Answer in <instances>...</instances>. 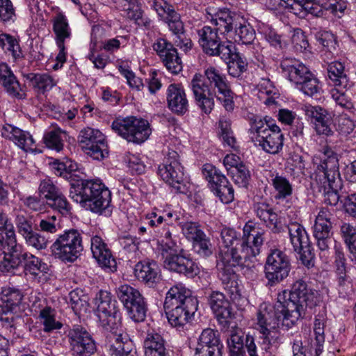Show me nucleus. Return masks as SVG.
<instances>
[{"label":"nucleus","mask_w":356,"mask_h":356,"mask_svg":"<svg viewBox=\"0 0 356 356\" xmlns=\"http://www.w3.org/2000/svg\"><path fill=\"white\" fill-rule=\"evenodd\" d=\"M286 293V291H283L278 294L277 301L274 305L263 303L258 310L259 343L266 350L276 342L277 328L291 327L322 302L319 291L309 287L302 279L292 284L287 300H285Z\"/></svg>","instance_id":"obj_1"},{"label":"nucleus","mask_w":356,"mask_h":356,"mask_svg":"<svg viewBox=\"0 0 356 356\" xmlns=\"http://www.w3.org/2000/svg\"><path fill=\"white\" fill-rule=\"evenodd\" d=\"M265 232L246 223L243 227L241 238L236 232L225 227L221 230L222 244L217 259L218 277L223 288L232 300L240 298L241 293L237 282V275L234 270L236 266L254 267L256 256L260 253L264 242Z\"/></svg>","instance_id":"obj_2"},{"label":"nucleus","mask_w":356,"mask_h":356,"mask_svg":"<svg viewBox=\"0 0 356 356\" xmlns=\"http://www.w3.org/2000/svg\"><path fill=\"white\" fill-rule=\"evenodd\" d=\"M195 102L206 114L214 107L216 97L225 109L231 112L234 109V92L231 90L226 76L215 67L207 68L204 74L196 73L190 83Z\"/></svg>","instance_id":"obj_3"},{"label":"nucleus","mask_w":356,"mask_h":356,"mask_svg":"<svg viewBox=\"0 0 356 356\" xmlns=\"http://www.w3.org/2000/svg\"><path fill=\"white\" fill-rule=\"evenodd\" d=\"M70 185V197L73 201L93 213L111 216V193L102 182L81 179Z\"/></svg>","instance_id":"obj_4"},{"label":"nucleus","mask_w":356,"mask_h":356,"mask_svg":"<svg viewBox=\"0 0 356 356\" xmlns=\"http://www.w3.org/2000/svg\"><path fill=\"white\" fill-rule=\"evenodd\" d=\"M316 181L320 184V191L324 195V202L334 206L340 200L338 188L341 187L339 165L337 155L329 147H325L321 163L316 170Z\"/></svg>","instance_id":"obj_5"},{"label":"nucleus","mask_w":356,"mask_h":356,"mask_svg":"<svg viewBox=\"0 0 356 356\" xmlns=\"http://www.w3.org/2000/svg\"><path fill=\"white\" fill-rule=\"evenodd\" d=\"M251 140L269 154L278 153L283 147V134L280 127L273 124L270 118L254 116L249 129Z\"/></svg>","instance_id":"obj_6"},{"label":"nucleus","mask_w":356,"mask_h":356,"mask_svg":"<svg viewBox=\"0 0 356 356\" xmlns=\"http://www.w3.org/2000/svg\"><path fill=\"white\" fill-rule=\"evenodd\" d=\"M164 267L170 271L193 278L200 272L196 263L179 250L175 238H161L158 241Z\"/></svg>","instance_id":"obj_7"},{"label":"nucleus","mask_w":356,"mask_h":356,"mask_svg":"<svg viewBox=\"0 0 356 356\" xmlns=\"http://www.w3.org/2000/svg\"><path fill=\"white\" fill-rule=\"evenodd\" d=\"M83 250L81 234L74 229L65 231L60 234L51 246L55 258L64 262H73Z\"/></svg>","instance_id":"obj_8"},{"label":"nucleus","mask_w":356,"mask_h":356,"mask_svg":"<svg viewBox=\"0 0 356 356\" xmlns=\"http://www.w3.org/2000/svg\"><path fill=\"white\" fill-rule=\"evenodd\" d=\"M158 172L161 179L177 192H186L184 168L179 161V154L176 151L168 150L163 163L159 166Z\"/></svg>","instance_id":"obj_9"},{"label":"nucleus","mask_w":356,"mask_h":356,"mask_svg":"<svg viewBox=\"0 0 356 356\" xmlns=\"http://www.w3.org/2000/svg\"><path fill=\"white\" fill-rule=\"evenodd\" d=\"M218 30L204 26L198 30L199 44L203 51L211 56H220L222 60L229 59L233 54L234 45L232 42L222 41Z\"/></svg>","instance_id":"obj_10"},{"label":"nucleus","mask_w":356,"mask_h":356,"mask_svg":"<svg viewBox=\"0 0 356 356\" xmlns=\"http://www.w3.org/2000/svg\"><path fill=\"white\" fill-rule=\"evenodd\" d=\"M95 300L100 325L106 331L115 333L120 325V315L116 307V300L107 291H100Z\"/></svg>","instance_id":"obj_11"},{"label":"nucleus","mask_w":356,"mask_h":356,"mask_svg":"<svg viewBox=\"0 0 356 356\" xmlns=\"http://www.w3.org/2000/svg\"><path fill=\"white\" fill-rule=\"evenodd\" d=\"M112 129L128 142L141 143L150 135L149 123L143 119L131 116L117 119L112 122Z\"/></svg>","instance_id":"obj_12"},{"label":"nucleus","mask_w":356,"mask_h":356,"mask_svg":"<svg viewBox=\"0 0 356 356\" xmlns=\"http://www.w3.org/2000/svg\"><path fill=\"white\" fill-rule=\"evenodd\" d=\"M116 293L131 319L136 322H142L145 319L147 305L138 289L123 284L116 289Z\"/></svg>","instance_id":"obj_13"},{"label":"nucleus","mask_w":356,"mask_h":356,"mask_svg":"<svg viewBox=\"0 0 356 356\" xmlns=\"http://www.w3.org/2000/svg\"><path fill=\"white\" fill-rule=\"evenodd\" d=\"M291 270L289 257L282 250L274 249L266 258L264 266L267 286H274L286 279Z\"/></svg>","instance_id":"obj_14"},{"label":"nucleus","mask_w":356,"mask_h":356,"mask_svg":"<svg viewBox=\"0 0 356 356\" xmlns=\"http://www.w3.org/2000/svg\"><path fill=\"white\" fill-rule=\"evenodd\" d=\"M78 143L86 154L95 160L101 161L108 154L105 136L98 129H83L78 136Z\"/></svg>","instance_id":"obj_15"},{"label":"nucleus","mask_w":356,"mask_h":356,"mask_svg":"<svg viewBox=\"0 0 356 356\" xmlns=\"http://www.w3.org/2000/svg\"><path fill=\"white\" fill-rule=\"evenodd\" d=\"M203 174L209 182L211 191L224 204L233 201L234 189L226 177L216 167L206 164L204 165Z\"/></svg>","instance_id":"obj_16"},{"label":"nucleus","mask_w":356,"mask_h":356,"mask_svg":"<svg viewBox=\"0 0 356 356\" xmlns=\"http://www.w3.org/2000/svg\"><path fill=\"white\" fill-rule=\"evenodd\" d=\"M38 191L40 197L45 200L49 207L63 216L70 213L71 207L69 202L60 188L51 179L42 180L39 186Z\"/></svg>","instance_id":"obj_17"},{"label":"nucleus","mask_w":356,"mask_h":356,"mask_svg":"<svg viewBox=\"0 0 356 356\" xmlns=\"http://www.w3.org/2000/svg\"><path fill=\"white\" fill-rule=\"evenodd\" d=\"M334 221L333 213L327 208H322L316 217L314 236L321 251H327L332 243L330 232Z\"/></svg>","instance_id":"obj_18"},{"label":"nucleus","mask_w":356,"mask_h":356,"mask_svg":"<svg viewBox=\"0 0 356 356\" xmlns=\"http://www.w3.org/2000/svg\"><path fill=\"white\" fill-rule=\"evenodd\" d=\"M71 350L74 356H90L97 347L91 334L84 327L76 325L69 332Z\"/></svg>","instance_id":"obj_19"},{"label":"nucleus","mask_w":356,"mask_h":356,"mask_svg":"<svg viewBox=\"0 0 356 356\" xmlns=\"http://www.w3.org/2000/svg\"><path fill=\"white\" fill-rule=\"evenodd\" d=\"M0 248L3 254V260L0 261V271L2 273H9L22 265L28 253L17 245L15 237L4 241Z\"/></svg>","instance_id":"obj_20"},{"label":"nucleus","mask_w":356,"mask_h":356,"mask_svg":"<svg viewBox=\"0 0 356 356\" xmlns=\"http://www.w3.org/2000/svg\"><path fill=\"white\" fill-rule=\"evenodd\" d=\"M152 47L169 72L177 74L181 71V58L172 43L164 38H159L153 44Z\"/></svg>","instance_id":"obj_21"},{"label":"nucleus","mask_w":356,"mask_h":356,"mask_svg":"<svg viewBox=\"0 0 356 356\" xmlns=\"http://www.w3.org/2000/svg\"><path fill=\"white\" fill-rule=\"evenodd\" d=\"M305 115L314 123L318 134L332 135V116L325 108L319 106L305 105L303 107Z\"/></svg>","instance_id":"obj_22"},{"label":"nucleus","mask_w":356,"mask_h":356,"mask_svg":"<svg viewBox=\"0 0 356 356\" xmlns=\"http://www.w3.org/2000/svg\"><path fill=\"white\" fill-rule=\"evenodd\" d=\"M197 299H187L185 305L165 309L169 323L174 327L186 324L197 309Z\"/></svg>","instance_id":"obj_23"},{"label":"nucleus","mask_w":356,"mask_h":356,"mask_svg":"<svg viewBox=\"0 0 356 356\" xmlns=\"http://www.w3.org/2000/svg\"><path fill=\"white\" fill-rule=\"evenodd\" d=\"M152 8L156 12L159 18L168 24L170 31H181V16L172 4L165 0H154Z\"/></svg>","instance_id":"obj_24"},{"label":"nucleus","mask_w":356,"mask_h":356,"mask_svg":"<svg viewBox=\"0 0 356 356\" xmlns=\"http://www.w3.org/2000/svg\"><path fill=\"white\" fill-rule=\"evenodd\" d=\"M209 304L220 324L226 326L232 318V307L225 295L218 291H213L209 297Z\"/></svg>","instance_id":"obj_25"},{"label":"nucleus","mask_w":356,"mask_h":356,"mask_svg":"<svg viewBox=\"0 0 356 356\" xmlns=\"http://www.w3.org/2000/svg\"><path fill=\"white\" fill-rule=\"evenodd\" d=\"M138 280L149 287H154L161 280V270L154 261L144 260L138 262L134 268Z\"/></svg>","instance_id":"obj_26"},{"label":"nucleus","mask_w":356,"mask_h":356,"mask_svg":"<svg viewBox=\"0 0 356 356\" xmlns=\"http://www.w3.org/2000/svg\"><path fill=\"white\" fill-rule=\"evenodd\" d=\"M166 98L168 108L174 113L184 114L188 111V102L184 88L176 83L169 85Z\"/></svg>","instance_id":"obj_27"},{"label":"nucleus","mask_w":356,"mask_h":356,"mask_svg":"<svg viewBox=\"0 0 356 356\" xmlns=\"http://www.w3.org/2000/svg\"><path fill=\"white\" fill-rule=\"evenodd\" d=\"M254 210L257 217L263 221L272 232L277 234L284 230L280 219L270 204L264 202H257L254 205Z\"/></svg>","instance_id":"obj_28"},{"label":"nucleus","mask_w":356,"mask_h":356,"mask_svg":"<svg viewBox=\"0 0 356 356\" xmlns=\"http://www.w3.org/2000/svg\"><path fill=\"white\" fill-rule=\"evenodd\" d=\"M90 241L91 251L98 264L102 267L109 268L111 271L116 270V261L102 238L95 236Z\"/></svg>","instance_id":"obj_29"},{"label":"nucleus","mask_w":356,"mask_h":356,"mask_svg":"<svg viewBox=\"0 0 356 356\" xmlns=\"http://www.w3.org/2000/svg\"><path fill=\"white\" fill-rule=\"evenodd\" d=\"M22 294L19 289L3 287L0 293V321H8L3 315L12 313L20 304Z\"/></svg>","instance_id":"obj_30"},{"label":"nucleus","mask_w":356,"mask_h":356,"mask_svg":"<svg viewBox=\"0 0 356 356\" xmlns=\"http://www.w3.org/2000/svg\"><path fill=\"white\" fill-rule=\"evenodd\" d=\"M280 67L288 79L298 86L312 72L302 63L292 58H286L281 62Z\"/></svg>","instance_id":"obj_31"},{"label":"nucleus","mask_w":356,"mask_h":356,"mask_svg":"<svg viewBox=\"0 0 356 356\" xmlns=\"http://www.w3.org/2000/svg\"><path fill=\"white\" fill-rule=\"evenodd\" d=\"M0 83L7 93L17 99H24L26 96L16 76L6 63L0 64Z\"/></svg>","instance_id":"obj_32"},{"label":"nucleus","mask_w":356,"mask_h":356,"mask_svg":"<svg viewBox=\"0 0 356 356\" xmlns=\"http://www.w3.org/2000/svg\"><path fill=\"white\" fill-rule=\"evenodd\" d=\"M239 15L229 9L219 10L211 19V22L216 26L215 28L221 34L229 33L238 26Z\"/></svg>","instance_id":"obj_33"},{"label":"nucleus","mask_w":356,"mask_h":356,"mask_svg":"<svg viewBox=\"0 0 356 356\" xmlns=\"http://www.w3.org/2000/svg\"><path fill=\"white\" fill-rule=\"evenodd\" d=\"M56 43L65 42L72 37V29L67 16L63 13H56L51 19Z\"/></svg>","instance_id":"obj_34"},{"label":"nucleus","mask_w":356,"mask_h":356,"mask_svg":"<svg viewBox=\"0 0 356 356\" xmlns=\"http://www.w3.org/2000/svg\"><path fill=\"white\" fill-rule=\"evenodd\" d=\"M197 299L191 296V291L182 284L172 286L166 294L164 309L176 306L184 305L187 299Z\"/></svg>","instance_id":"obj_35"},{"label":"nucleus","mask_w":356,"mask_h":356,"mask_svg":"<svg viewBox=\"0 0 356 356\" xmlns=\"http://www.w3.org/2000/svg\"><path fill=\"white\" fill-rule=\"evenodd\" d=\"M144 348L145 356H169L163 337L154 332L147 334Z\"/></svg>","instance_id":"obj_36"},{"label":"nucleus","mask_w":356,"mask_h":356,"mask_svg":"<svg viewBox=\"0 0 356 356\" xmlns=\"http://www.w3.org/2000/svg\"><path fill=\"white\" fill-rule=\"evenodd\" d=\"M68 298L69 304L76 315L83 316L90 312L89 298L82 289L70 291Z\"/></svg>","instance_id":"obj_37"},{"label":"nucleus","mask_w":356,"mask_h":356,"mask_svg":"<svg viewBox=\"0 0 356 356\" xmlns=\"http://www.w3.org/2000/svg\"><path fill=\"white\" fill-rule=\"evenodd\" d=\"M223 348L218 332L211 328H207L203 330L199 337L198 343L195 349L209 348V350H222Z\"/></svg>","instance_id":"obj_38"},{"label":"nucleus","mask_w":356,"mask_h":356,"mask_svg":"<svg viewBox=\"0 0 356 356\" xmlns=\"http://www.w3.org/2000/svg\"><path fill=\"white\" fill-rule=\"evenodd\" d=\"M291 243L295 250H301L311 244L305 228L299 223L293 222L288 225Z\"/></svg>","instance_id":"obj_39"},{"label":"nucleus","mask_w":356,"mask_h":356,"mask_svg":"<svg viewBox=\"0 0 356 356\" xmlns=\"http://www.w3.org/2000/svg\"><path fill=\"white\" fill-rule=\"evenodd\" d=\"M327 76L336 87L346 88L349 84L345 67L342 63L334 61L327 65Z\"/></svg>","instance_id":"obj_40"},{"label":"nucleus","mask_w":356,"mask_h":356,"mask_svg":"<svg viewBox=\"0 0 356 356\" xmlns=\"http://www.w3.org/2000/svg\"><path fill=\"white\" fill-rule=\"evenodd\" d=\"M115 343L111 345V356H136L132 341L127 337H122L121 334L112 333Z\"/></svg>","instance_id":"obj_41"},{"label":"nucleus","mask_w":356,"mask_h":356,"mask_svg":"<svg viewBox=\"0 0 356 356\" xmlns=\"http://www.w3.org/2000/svg\"><path fill=\"white\" fill-rule=\"evenodd\" d=\"M6 129L10 133L7 137L13 140L19 148L24 151L31 149L34 140L29 133L19 128L8 125Z\"/></svg>","instance_id":"obj_42"},{"label":"nucleus","mask_w":356,"mask_h":356,"mask_svg":"<svg viewBox=\"0 0 356 356\" xmlns=\"http://www.w3.org/2000/svg\"><path fill=\"white\" fill-rule=\"evenodd\" d=\"M25 273L34 276H40L49 272V266L35 255L27 253L23 263Z\"/></svg>","instance_id":"obj_43"},{"label":"nucleus","mask_w":356,"mask_h":356,"mask_svg":"<svg viewBox=\"0 0 356 356\" xmlns=\"http://www.w3.org/2000/svg\"><path fill=\"white\" fill-rule=\"evenodd\" d=\"M235 42L244 44H252L256 38L254 29L245 22H238V26L234 28Z\"/></svg>","instance_id":"obj_44"},{"label":"nucleus","mask_w":356,"mask_h":356,"mask_svg":"<svg viewBox=\"0 0 356 356\" xmlns=\"http://www.w3.org/2000/svg\"><path fill=\"white\" fill-rule=\"evenodd\" d=\"M272 185L275 190L276 194L275 197L277 200L286 199L292 194V185L286 177L282 175L277 174L272 179Z\"/></svg>","instance_id":"obj_45"},{"label":"nucleus","mask_w":356,"mask_h":356,"mask_svg":"<svg viewBox=\"0 0 356 356\" xmlns=\"http://www.w3.org/2000/svg\"><path fill=\"white\" fill-rule=\"evenodd\" d=\"M26 79L34 88L42 92L50 90L56 85L54 79L48 74L30 73L26 75Z\"/></svg>","instance_id":"obj_46"},{"label":"nucleus","mask_w":356,"mask_h":356,"mask_svg":"<svg viewBox=\"0 0 356 356\" xmlns=\"http://www.w3.org/2000/svg\"><path fill=\"white\" fill-rule=\"evenodd\" d=\"M226 61H227L228 73L233 77L238 78L247 70L248 63L239 53L233 51L232 57Z\"/></svg>","instance_id":"obj_47"},{"label":"nucleus","mask_w":356,"mask_h":356,"mask_svg":"<svg viewBox=\"0 0 356 356\" xmlns=\"http://www.w3.org/2000/svg\"><path fill=\"white\" fill-rule=\"evenodd\" d=\"M296 88L309 97H314L319 94L321 90L318 79L312 72L308 76H306V77L296 86Z\"/></svg>","instance_id":"obj_48"},{"label":"nucleus","mask_w":356,"mask_h":356,"mask_svg":"<svg viewBox=\"0 0 356 356\" xmlns=\"http://www.w3.org/2000/svg\"><path fill=\"white\" fill-rule=\"evenodd\" d=\"M15 222L18 233L23 238L27 236L31 232L36 229L33 225V217L23 211H19L16 214Z\"/></svg>","instance_id":"obj_49"},{"label":"nucleus","mask_w":356,"mask_h":356,"mask_svg":"<svg viewBox=\"0 0 356 356\" xmlns=\"http://www.w3.org/2000/svg\"><path fill=\"white\" fill-rule=\"evenodd\" d=\"M341 231L350 252V259L356 261V229L350 224L344 223Z\"/></svg>","instance_id":"obj_50"},{"label":"nucleus","mask_w":356,"mask_h":356,"mask_svg":"<svg viewBox=\"0 0 356 356\" xmlns=\"http://www.w3.org/2000/svg\"><path fill=\"white\" fill-rule=\"evenodd\" d=\"M65 133L60 129L47 132L43 138L46 146L50 149L60 152L63 147V136Z\"/></svg>","instance_id":"obj_51"},{"label":"nucleus","mask_w":356,"mask_h":356,"mask_svg":"<svg viewBox=\"0 0 356 356\" xmlns=\"http://www.w3.org/2000/svg\"><path fill=\"white\" fill-rule=\"evenodd\" d=\"M0 47L5 51L11 52L15 59L22 56L19 42L15 38L8 34L2 33L0 35Z\"/></svg>","instance_id":"obj_52"},{"label":"nucleus","mask_w":356,"mask_h":356,"mask_svg":"<svg viewBox=\"0 0 356 356\" xmlns=\"http://www.w3.org/2000/svg\"><path fill=\"white\" fill-rule=\"evenodd\" d=\"M258 90L261 98L262 95H266L268 97L265 100V104L270 105L275 103L273 96L277 95L278 91L273 83L268 78H263L258 83Z\"/></svg>","instance_id":"obj_53"},{"label":"nucleus","mask_w":356,"mask_h":356,"mask_svg":"<svg viewBox=\"0 0 356 356\" xmlns=\"http://www.w3.org/2000/svg\"><path fill=\"white\" fill-rule=\"evenodd\" d=\"M40 318L43 320L44 331L49 332L61 327L62 324L56 321L54 310L46 307L40 312Z\"/></svg>","instance_id":"obj_54"},{"label":"nucleus","mask_w":356,"mask_h":356,"mask_svg":"<svg viewBox=\"0 0 356 356\" xmlns=\"http://www.w3.org/2000/svg\"><path fill=\"white\" fill-rule=\"evenodd\" d=\"M193 248L202 257H207L212 254V244L210 238L204 233L193 241Z\"/></svg>","instance_id":"obj_55"},{"label":"nucleus","mask_w":356,"mask_h":356,"mask_svg":"<svg viewBox=\"0 0 356 356\" xmlns=\"http://www.w3.org/2000/svg\"><path fill=\"white\" fill-rule=\"evenodd\" d=\"M231 173L235 184H238L240 187H247L250 179V173L243 163H241L238 167L232 169Z\"/></svg>","instance_id":"obj_56"},{"label":"nucleus","mask_w":356,"mask_h":356,"mask_svg":"<svg viewBox=\"0 0 356 356\" xmlns=\"http://www.w3.org/2000/svg\"><path fill=\"white\" fill-rule=\"evenodd\" d=\"M13 237H15L14 227L8 222L6 215L0 211V245Z\"/></svg>","instance_id":"obj_57"},{"label":"nucleus","mask_w":356,"mask_h":356,"mask_svg":"<svg viewBox=\"0 0 356 356\" xmlns=\"http://www.w3.org/2000/svg\"><path fill=\"white\" fill-rule=\"evenodd\" d=\"M244 334L241 330L236 329L232 331L229 337L227 339V343L230 352L244 353Z\"/></svg>","instance_id":"obj_58"},{"label":"nucleus","mask_w":356,"mask_h":356,"mask_svg":"<svg viewBox=\"0 0 356 356\" xmlns=\"http://www.w3.org/2000/svg\"><path fill=\"white\" fill-rule=\"evenodd\" d=\"M26 243L38 250H44L47 247L48 239L34 230L24 238Z\"/></svg>","instance_id":"obj_59"},{"label":"nucleus","mask_w":356,"mask_h":356,"mask_svg":"<svg viewBox=\"0 0 356 356\" xmlns=\"http://www.w3.org/2000/svg\"><path fill=\"white\" fill-rule=\"evenodd\" d=\"M313 1L314 0H305L301 3H290L288 10L300 18H304L308 14H310L314 5Z\"/></svg>","instance_id":"obj_60"},{"label":"nucleus","mask_w":356,"mask_h":356,"mask_svg":"<svg viewBox=\"0 0 356 356\" xmlns=\"http://www.w3.org/2000/svg\"><path fill=\"white\" fill-rule=\"evenodd\" d=\"M15 9L10 0H0V20L3 22H14Z\"/></svg>","instance_id":"obj_61"},{"label":"nucleus","mask_w":356,"mask_h":356,"mask_svg":"<svg viewBox=\"0 0 356 356\" xmlns=\"http://www.w3.org/2000/svg\"><path fill=\"white\" fill-rule=\"evenodd\" d=\"M184 235L192 241L197 239L204 233L196 222H186L182 225Z\"/></svg>","instance_id":"obj_62"},{"label":"nucleus","mask_w":356,"mask_h":356,"mask_svg":"<svg viewBox=\"0 0 356 356\" xmlns=\"http://www.w3.org/2000/svg\"><path fill=\"white\" fill-rule=\"evenodd\" d=\"M295 251L299 254L300 260L304 266L308 268L314 266L315 254L311 244L303 247L301 250H295Z\"/></svg>","instance_id":"obj_63"},{"label":"nucleus","mask_w":356,"mask_h":356,"mask_svg":"<svg viewBox=\"0 0 356 356\" xmlns=\"http://www.w3.org/2000/svg\"><path fill=\"white\" fill-rule=\"evenodd\" d=\"M314 341L310 346V352L314 351L315 356H319L323 351V343L325 342L324 328H314Z\"/></svg>","instance_id":"obj_64"}]
</instances>
